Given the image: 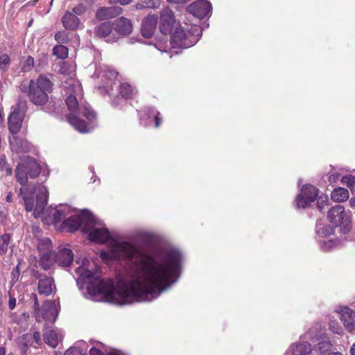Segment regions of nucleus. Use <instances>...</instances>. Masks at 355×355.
<instances>
[{"label": "nucleus", "instance_id": "52", "mask_svg": "<svg viewBox=\"0 0 355 355\" xmlns=\"http://www.w3.org/2000/svg\"><path fill=\"white\" fill-rule=\"evenodd\" d=\"M349 205L352 208H355V198H352L350 199Z\"/></svg>", "mask_w": 355, "mask_h": 355}, {"label": "nucleus", "instance_id": "29", "mask_svg": "<svg viewBox=\"0 0 355 355\" xmlns=\"http://www.w3.org/2000/svg\"><path fill=\"white\" fill-rule=\"evenodd\" d=\"M331 197L334 201L344 202L349 198V194L347 189L343 187H338L331 192Z\"/></svg>", "mask_w": 355, "mask_h": 355}, {"label": "nucleus", "instance_id": "1", "mask_svg": "<svg viewBox=\"0 0 355 355\" xmlns=\"http://www.w3.org/2000/svg\"><path fill=\"white\" fill-rule=\"evenodd\" d=\"M86 221L85 233L88 234L89 239L107 243L109 248L107 251L100 252L101 260L106 264L119 261L125 265L124 275L115 285L112 279L101 278L94 261L78 257L76 282L80 289L87 284V298L118 305L151 302L178 281L183 261L178 249L165 247L144 252L132 242L112 237L92 214Z\"/></svg>", "mask_w": 355, "mask_h": 355}, {"label": "nucleus", "instance_id": "25", "mask_svg": "<svg viewBox=\"0 0 355 355\" xmlns=\"http://www.w3.org/2000/svg\"><path fill=\"white\" fill-rule=\"evenodd\" d=\"M122 10V8L119 6L103 7L97 10L96 16L100 20H105L115 17L120 15Z\"/></svg>", "mask_w": 355, "mask_h": 355}, {"label": "nucleus", "instance_id": "61", "mask_svg": "<svg viewBox=\"0 0 355 355\" xmlns=\"http://www.w3.org/2000/svg\"><path fill=\"white\" fill-rule=\"evenodd\" d=\"M145 44H152L151 42H145Z\"/></svg>", "mask_w": 355, "mask_h": 355}, {"label": "nucleus", "instance_id": "27", "mask_svg": "<svg viewBox=\"0 0 355 355\" xmlns=\"http://www.w3.org/2000/svg\"><path fill=\"white\" fill-rule=\"evenodd\" d=\"M316 234L318 241L320 239H324L328 236L334 234V230L332 227L324 225L321 222H318L316 224Z\"/></svg>", "mask_w": 355, "mask_h": 355}, {"label": "nucleus", "instance_id": "16", "mask_svg": "<svg viewBox=\"0 0 355 355\" xmlns=\"http://www.w3.org/2000/svg\"><path fill=\"white\" fill-rule=\"evenodd\" d=\"M302 336L313 343L328 339L325 327L320 322L313 324Z\"/></svg>", "mask_w": 355, "mask_h": 355}, {"label": "nucleus", "instance_id": "57", "mask_svg": "<svg viewBox=\"0 0 355 355\" xmlns=\"http://www.w3.org/2000/svg\"><path fill=\"white\" fill-rule=\"evenodd\" d=\"M6 352L3 347H0V355H5Z\"/></svg>", "mask_w": 355, "mask_h": 355}, {"label": "nucleus", "instance_id": "21", "mask_svg": "<svg viewBox=\"0 0 355 355\" xmlns=\"http://www.w3.org/2000/svg\"><path fill=\"white\" fill-rule=\"evenodd\" d=\"M114 31L120 35H127L132 31V21L125 17H121L115 19L113 22Z\"/></svg>", "mask_w": 355, "mask_h": 355}, {"label": "nucleus", "instance_id": "36", "mask_svg": "<svg viewBox=\"0 0 355 355\" xmlns=\"http://www.w3.org/2000/svg\"><path fill=\"white\" fill-rule=\"evenodd\" d=\"M0 170L7 175L12 174V168L7 164L5 155H2L0 158Z\"/></svg>", "mask_w": 355, "mask_h": 355}, {"label": "nucleus", "instance_id": "56", "mask_svg": "<svg viewBox=\"0 0 355 355\" xmlns=\"http://www.w3.org/2000/svg\"><path fill=\"white\" fill-rule=\"evenodd\" d=\"M329 355H343L341 352H330Z\"/></svg>", "mask_w": 355, "mask_h": 355}, {"label": "nucleus", "instance_id": "37", "mask_svg": "<svg viewBox=\"0 0 355 355\" xmlns=\"http://www.w3.org/2000/svg\"><path fill=\"white\" fill-rule=\"evenodd\" d=\"M9 301H8V306L9 309L12 310L15 309L16 306V300H17V294L15 293V289H12L9 291ZM21 295L17 296V298L19 299Z\"/></svg>", "mask_w": 355, "mask_h": 355}, {"label": "nucleus", "instance_id": "60", "mask_svg": "<svg viewBox=\"0 0 355 355\" xmlns=\"http://www.w3.org/2000/svg\"><path fill=\"white\" fill-rule=\"evenodd\" d=\"M74 37H75V38H76L77 40H78V35H76H76H74Z\"/></svg>", "mask_w": 355, "mask_h": 355}, {"label": "nucleus", "instance_id": "63", "mask_svg": "<svg viewBox=\"0 0 355 355\" xmlns=\"http://www.w3.org/2000/svg\"><path fill=\"white\" fill-rule=\"evenodd\" d=\"M53 0H51V2L53 1Z\"/></svg>", "mask_w": 355, "mask_h": 355}, {"label": "nucleus", "instance_id": "2", "mask_svg": "<svg viewBox=\"0 0 355 355\" xmlns=\"http://www.w3.org/2000/svg\"><path fill=\"white\" fill-rule=\"evenodd\" d=\"M40 173V167L36 160L26 155L21 157L15 169L17 181L23 186L20 189L19 195L23 198L25 209L27 211H33L35 218L44 214L49 192L42 184L33 187L26 184L28 178L34 179Z\"/></svg>", "mask_w": 355, "mask_h": 355}, {"label": "nucleus", "instance_id": "43", "mask_svg": "<svg viewBox=\"0 0 355 355\" xmlns=\"http://www.w3.org/2000/svg\"><path fill=\"white\" fill-rule=\"evenodd\" d=\"M146 8H157L160 6V0L145 1Z\"/></svg>", "mask_w": 355, "mask_h": 355}, {"label": "nucleus", "instance_id": "59", "mask_svg": "<svg viewBox=\"0 0 355 355\" xmlns=\"http://www.w3.org/2000/svg\"><path fill=\"white\" fill-rule=\"evenodd\" d=\"M70 67H71V71L73 72L74 71V67L73 65L71 64L70 65Z\"/></svg>", "mask_w": 355, "mask_h": 355}, {"label": "nucleus", "instance_id": "47", "mask_svg": "<svg viewBox=\"0 0 355 355\" xmlns=\"http://www.w3.org/2000/svg\"><path fill=\"white\" fill-rule=\"evenodd\" d=\"M146 2L145 1L141 2V3H137L135 5V8L137 10H142V9H144V8H146Z\"/></svg>", "mask_w": 355, "mask_h": 355}, {"label": "nucleus", "instance_id": "15", "mask_svg": "<svg viewBox=\"0 0 355 355\" xmlns=\"http://www.w3.org/2000/svg\"><path fill=\"white\" fill-rule=\"evenodd\" d=\"M309 341L308 339H305L303 336H301L300 340L292 343L284 355H306L310 354L313 351V347Z\"/></svg>", "mask_w": 355, "mask_h": 355}, {"label": "nucleus", "instance_id": "13", "mask_svg": "<svg viewBox=\"0 0 355 355\" xmlns=\"http://www.w3.org/2000/svg\"><path fill=\"white\" fill-rule=\"evenodd\" d=\"M73 259V254L69 248H63L59 250L58 252L55 254L52 253L49 259V263L46 265L50 266L53 263H57L58 265L63 267L69 266Z\"/></svg>", "mask_w": 355, "mask_h": 355}, {"label": "nucleus", "instance_id": "24", "mask_svg": "<svg viewBox=\"0 0 355 355\" xmlns=\"http://www.w3.org/2000/svg\"><path fill=\"white\" fill-rule=\"evenodd\" d=\"M62 332L59 329H46L44 334V340L50 347L55 348L62 338Z\"/></svg>", "mask_w": 355, "mask_h": 355}, {"label": "nucleus", "instance_id": "28", "mask_svg": "<svg viewBox=\"0 0 355 355\" xmlns=\"http://www.w3.org/2000/svg\"><path fill=\"white\" fill-rule=\"evenodd\" d=\"M328 339L321 340L313 348L314 355H329L331 349L332 345Z\"/></svg>", "mask_w": 355, "mask_h": 355}, {"label": "nucleus", "instance_id": "12", "mask_svg": "<svg viewBox=\"0 0 355 355\" xmlns=\"http://www.w3.org/2000/svg\"><path fill=\"white\" fill-rule=\"evenodd\" d=\"M175 23L173 12L168 8H164L159 14V28L161 33L165 35L172 32Z\"/></svg>", "mask_w": 355, "mask_h": 355}, {"label": "nucleus", "instance_id": "39", "mask_svg": "<svg viewBox=\"0 0 355 355\" xmlns=\"http://www.w3.org/2000/svg\"><path fill=\"white\" fill-rule=\"evenodd\" d=\"M86 10H87V8H86L85 5H84L83 3H79L77 6H76L75 7H73L71 11L73 12L76 16L78 17V16H81L83 14H85Z\"/></svg>", "mask_w": 355, "mask_h": 355}, {"label": "nucleus", "instance_id": "14", "mask_svg": "<svg viewBox=\"0 0 355 355\" xmlns=\"http://www.w3.org/2000/svg\"><path fill=\"white\" fill-rule=\"evenodd\" d=\"M112 22L107 21L96 26L94 33L96 36L104 38L108 43H113L118 40L119 36L112 31L114 29Z\"/></svg>", "mask_w": 355, "mask_h": 355}, {"label": "nucleus", "instance_id": "22", "mask_svg": "<svg viewBox=\"0 0 355 355\" xmlns=\"http://www.w3.org/2000/svg\"><path fill=\"white\" fill-rule=\"evenodd\" d=\"M38 292L40 295H49L55 289L53 279L46 275H40L38 282Z\"/></svg>", "mask_w": 355, "mask_h": 355}, {"label": "nucleus", "instance_id": "6", "mask_svg": "<svg viewBox=\"0 0 355 355\" xmlns=\"http://www.w3.org/2000/svg\"><path fill=\"white\" fill-rule=\"evenodd\" d=\"M53 84L45 76L40 75L36 80H31L28 85V95L30 101L36 105H43L49 101V95Z\"/></svg>", "mask_w": 355, "mask_h": 355}, {"label": "nucleus", "instance_id": "18", "mask_svg": "<svg viewBox=\"0 0 355 355\" xmlns=\"http://www.w3.org/2000/svg\"><path fill=\"white\" fill-rule=\"evenodd\" d=\"M141 123L146 126L153 125L157 128L162 122L160 113L153 107H148L144 110V114L141 117Z\"/></svg>", "mask_w": 355, "mask_h": 355}, {"label": "nucleus", "instance_id": "33", "mask_svg": "<svg viewBox=\"0 0 355 355\" xmlns=\"http://www.w3.org/2000/svg\"><path fill=\"white\" fill-rule=\"evenodd\" d=\"M119 87V93L123 98H128L132 96L133 93V89L128 83H121L120 84Z\"/></svg>", "mask_w": 355, "mask_h": 355}, {"label": "nucleus", "instance_id": "41", "mask_svg": "<svg viewBox=\"0 0 355 355\" xmlns=\"http://www.w3.org/2000/svg\"><path fill=\"white\" fill-rule=\"evenodd\" d=\"M10 62V60L7 54H2L0 55V68L1 69L6 70Z\"/></svg>", "mask_w": 355, "mask_h": 355}, {"label": "nucleus", "instance_id": "48", "mask_svg": "<svg viewBox=\"0 0 355 355\" xmlns=\"http://www.w3.org/2000/svg\"><path fill=\"white\" fill-rule=\"evenodd\" d=\"M133 0H119V4L121 6H127L130 4Z\"/></svg>", "mask_w": 355, "mask_h": 355}, {"label": "nucleus", "instance_id": "23", "mask_svg": "<svg viewBox=\"0 0 355 355\" xmlns=\"http://www.w3.org/2000/svg\"><path fill=\"white\" fill-rule=\"evenodd\" d=\"M10 148L12 152L17 153H26L31 149L30 144L26 141L19 138L16 134L12 135L9 138Z\"/></svg>", "mask_w": 355, "mask_h": 355}, {"label": "nucleus", "instance_id": "54", "mask_svg": "<svg viewBox=\"0 0 355 355\" xmlns=\"http://www.w3.org/2000/svg\"><path fill=\"white\" fill-rule=\"evenodd\" d=\"M67 64V62H64V63H63V65L62 66V67H61V69H60V71H61V73H66V70L64 69V67H65V66H66Z\"/></svg>", "mask_w": 355, "mask_h": 355}, {"label": "nucleus", "instance_id": "45", "mask_svg": "<svg viewBox=\"0 0 355 355\" xmlns=\"http://www.w3.org/2000/svg\"><path fill=\"white\" fill-rule=\"evenodd\" d=\"M89 355H103V352L100 349L94 347L90 349Z\"/></svg>", "mask_w": 355, "mask_h": 355}, {"label": "nucleus", "instance_id": "51", "mask_svg": "<svg viewBox=\"0 0 355 355\" xmlns=\"http://www.w3.org/2000/svg\"><path fill=\"white\" fill-rule=\"evenodd\" d=\"M12 193H10H10H8V195H7V196H6V200H7V202H12Z\"/></svg>", "mask_w": 355, "mask_h": 355}, {"label": "nucleus", "instance_id": "20", "mask_svg": "<svg viewBox=\"0 0 355 355\" xmlns=\"http://www.w3.org/2000/svg\"><path fill=\"white\" fill-rule=\"evenodd\" d=\"M157 24V18L155 15L147 16L141 23V33L144 37L150 38L154 34Z\"/></svg>", "mask_w": 355, "mask_h": 355}, {"label": "nucleus", "instance_id": "44", "mask_svg": "<svg viewBox=\"0 0 355 355\" xmlns=\"http://www.w3.org/2000/svg\"><path fill=\"white\" fill-rule=\"evenodd\" d=\"M45 111L48 113H53L56 112V103L51 101L49 105L44 108Z\"/></svg>", "mask_w": 355, "mask_h": 355}, {"label": "nucleus", "instance_id": "49", "mask_svg": "<svg viewBox=\"0 0 355 355\" xmlns=\"http://www.w3.org/2000/svg\"><path fill=\"white\" fill-rule=\"evenodd\" d=\"M15 269H16V270H17L18 267L17 266L15 268ZM12 275L13 276L12 281L14 282V281H15V279L18 278V271H16V273H15V270H12Z\"/></svg>", "mask_w": 355, "mask_h": 355}, {"label": "nucleus", "instance_id": "40", "mask_svg": "<svg viewBox=\"0 0 355 355\" xmlns=\"http://www.w3.org/2000/svg\"><path fill=\"white\" fill-rule=\"evenodd\" d=\"M33 64H34V59L32 57L28 56L24 61L22 67H21V70L24 72L29 71L32 69Z\"/></svg>", "mask_w": 355, "mask_h": 355}, {"label": "nucleus", "instance_id": "30", "mask_svg": "<svg viewBox=\"0 0 355 355\" xmlns=\"http://www.w3.org/2000/svg\"><path fill=\"white\" fill-rule=\"evenodd\" d=\"M318 242L320 244V249L324 252L330 251L340 244V241L334 239H320Z\"/></svg>", "mask_w": 355, "mask_h": 355}, {"label": "nucleus", "instance_id": "10", "mask_svg": "<svg viewBox=\"0 0 355 355\" xmlns=\"http://www.w3.org/2000/svg\"><path fill=\"white\" fill-rule=\"evenodd\" d=\"M98 71L94 73L97 78H100L102 80V85L98 87V89L101 93L107 94L110 96L112 94L114 85H116V80L118 73L113 69L107 66H104L99 74Z\"/></svg>", "mask_w": 355, "mask_h": 355}, {"label": "nucleus", "instance_id": "62", "mask_svg": "<svg viewBox=\"0 0 355 355\" xmlns=\"http://www.w3.org/2000/svg\"><path fill=\"white\" fill-rule=\"evenodd\" d=\"M8 355H14V354H8Z\"/></svg>", "mask_w": 355, "mask_h": 355}, {"label": "nucleus", "instance_id": "46", "mask_svg": "<svg viewBox=\"0 0 355 355\" xmlns=\"http://www.w3.org/2000/svg\"><path fill=\"white\" fill-rule=\"evenodd\" d=\"M33 339L35 340V343L38 345L41 343V338H40V332H35L33 334Z\"/></svg>", "mask_w": 355, "mask_h": 355}, {"label": "nucleus", "instance_id": "11", "mask_svg": "<svg viewBox=\"0 0 355 355\" xmlns=\"http://www.w3.org/2000/svg\"><path fill=\"white\" fill-rule=\"evenodd\" d=\"M318 195V190L311 184H305L297 196L295 206L297 209H305L314 202Z\"/></svg>", "mask_w": 355, "mask_h": 355}, {"label": "nucleus", "instance_id": "31", "mask_svg": "<svg viewBox=\"0 0 355 355\" xmlns=\"http://www.w3.org/2000/svg\"><path fill=\"white\" fill-rule=\"evenodd\" d=\"M53 51V54L60 59H65L68 56V49L61 44L55 46Z\"/></svg>", "mask_w": 355, "mask_h": 355}, {"label": "nucleus", "instance_id": "50", "mask_svg": "<svg viewBox=\"0 0 355 355\" xmlns=\"http://www.w3.org/2000/svg\"><path fill=\"white\" fill-rule=\"evenodd\" d=\"M350 355H355V343H354L349 349Z\"/></svg>", "mask_w": 355, "mask_h": 355}, {"label": "nucleus", "instance_id": "58", "mask_svg": "<svg viewBox=\"0 0 355 355\" xmlns=\"http://www.w3.org/2000/svg\"><path fill=\"white\" fill-rule=\"evenodd\" d=\"M109 2L111 4L119 3V0H110Z\"/></svg>", "mask_w": 355, "mask_h": 355}, {"label": "nucleus", "instance_id": "17", "mask_svg": "<svg viewBox=\"0 0 355 355\" xmlns=\"http://www.w3.org/2000/svg\"><path fill=\"white\" fill-rule=\"evenodd\" d=\"M211 8V4L209 2L200 0L190 4L188 11L193 16L202 19L210 15Z\"/></svg>", "mask_w": 355, "mask_h": 355}, {"label": "nucleus", "instance_id": "5", "mask_svg": "<svg viewBox=\"0 0 355 355\" xmlns=\"http://www.w3.org/2000/svg\"><path fill=\"white\" fill-rule=\"evenodd\" d=\"M49 215L52 216L51 222L52 223H57L63 218L68 216L61 225V230L69 232L76 231L79 227L82 228L83 232H85L87 223L86 220L90 218L92 214L89 211L78 212V211L72 209L67 205H60L55 209H51L49 211Z\"/></svg>", "mask_w": 355, "mask_h": 355}, {"label": "nucleus", "instance_id": "8", "mask_svg": "<svg viewBox=\"0 0 355 355\" xmlns=\"http://www.w3.org/2000/svg\"><path fill=\"white\" fill-rule=\"evenodd\" d=\"M26 112V102L19 101L12 107V111L8 117V129L12 135L17 134L21 128L24 115Z\"/></svg>", "mask_w": 355, "mask_h": 355}, {"label": "nucleus", "instance_id": "3", "mask_svg": "<svg viewBox=\"0 0 355 355\" xmlns=\"http://www.w3.org/2000/svg\"><path fill=\"white\" fill-rule=\"evenodd\" d=\"M65 87L67 94H69L65 100L69 110L67 116L68 122L81 133L91 132L96 126V115L88 104L81 100L78 101V98H80L83 94L81 85L78 82L71 80Z\"/></svg>", "mask_w": 355, "mask_h": 355}, {"label": "nucleus", "instance_id": "19", "mask_svg": "<svg viewBox=\"0 0 355 355\" xmlns=\"http://www.w3.org/2000/svg\"><path fill=\"white\" fill-rule=\"evenodd\" d=\"M61 21L63 26L68 30L76 31L83 27L80 19L70 10L64 12Z\"/></svg>", "mask_w": 355, "mask_h": 355}, {"label": "nucleus", "instance_id": "53", "mask_svg": "<svg viewBox=\"0 0 355 355\" xmlns=\"http://www.w3.org/2000/svg\"><path fill=\"white\" fill-rule=\"evenodd\" d=\"M107 355H123L118 351H112L109 352Z\"/></svg>", "mask_w": 355, "mask_h": 355}, {"label": "nucleus", "instance_id": "55", "mask_svg": "<svg viewBox=\"0 0 355 355\" xmlns=\"http://www.w3.org/2000/svg\"><path fill=\"white\" fill-rule=\"evenodd\" d=\"M135 42H142L140 40H135L134 38H130L129 39V43L130 44H134Z\"/></svg>", "mask_w": 355, "mask_h": 355}, {"label": "nucleus", "instance_id": "9", "mask_svg": "<svg viewBox=\"0 0 355 355\" xmlns=\"http://www.w3.org/2000/svg\"><path fill=\"white\" fill-rule=\"evenodd\" d=\"M329 221L335 227L343 226L344 229L349 230L351 223V214L345 211L342 205L331 207L327 214Z\"/></svg>", "mask_w": 355, "mask_h": 355}, {"label": "nucleus", "instance_id": "4", "mask_svg": "<svg viewBox=\"0 0 355 355\" xmlns=\"http://www.w3.org/2000/svg\"><path fill=\"white\" fill-rule=\"evenodd\" d=\"M170 42L167 35L154 44V46L161 52H168L171 49H187L195 45L202 35V30L198 26H192L187 33L182 27H176L174 32L171 33Z\"/></svg>", "mask_w": 355, "mask_h": 355}, {"label": "nucleus", "instance_id": "7", "mask_svg": "<svg viewBox=\"0 0 355 355\" xmlns=\"http://www.w3.org/2000/svg\"><path fill=\"white\" fill-rule=\"evenodd\" d=\"M33 299L36 320L39 322L44 321L46 324L55 322L59 313V302L56 300L46 301L40 310L38 300L35 294H33Z\"/></svg>", "mask_w": 355, "mask_h": 355}, {"label": "nucleus", "instance_id": "26", "mask_svg": "<svg viewBox=\"0 0 355 355\" xmlns=\"http://www.w3.org/2000/svg\"><path fill=\"white\" fill-rule=\"evenodd\" d=\"M51 241L49 238H44L38 241L37 249L42 254V261L43 263L49 261L53 252H51Z\"/></svg>", "mask_w": 355, "mask_h": 355}, {"label": "nucleus", "instance_id": "34", "mask_svg": "<svg viewBox=\"0 0 355 355\" xmlns=\"http://www.w3.org/2000/svg\"><path fill=\"white\" fill-rule=\"evenodd\" d=\"M10 240V236L8 234H4L0 237V255H4L8 251V243Z\"/></svg>", "mask_w": 355, "mask_h": 355}, {"label": "nucleus", "instance_id": "38", "mask_svg": "<svg viewBox=\"0 0 355 355\" xmlns=\"http://www.w3.org/2000/svg\"><path fill=\"white\" fill-rule=\"evenodd\" d=\"M341 182L349 188H352L355 185V177L351 175L343 176L341 178Z\"/></svg>", "mask_w": 355, "mask_h": 355}, {"label": "nucleus", "instance_id": "42", "mask_svg": "<svg viewBox=\"0 0 355 355\" xmlns=\"http://www.w3.org/2000/svg\"><path fill=\"white\" fill-rule=\"evenodd\" d=\"M64 355H86L85 353L78 347H71L66 351Z\"/></svg>", "mask_w": 355, "mask_h": 355}, {"label": "nucleus", "instance_id": "32", "mask_svg": "<svg viewBox=\"0 0 355 355\" xmlns=\"http://www.w3.org/2000/svg\"><path fill=\"white\" fill-rule=\"evenodd\" d=\"M329 329L334 334L338 335L343 334V329L339 322L334 318H329Z\"/></svg>", "mask_w": 355, "mask_h": 355}, {"label": "nucleus", "instance_id": "35", "mask_svg": "<svg viewBox=\"0 0 355 355\" xmlns=\"http://www.w3.org/2000/svg\"><path fill=\"white\" fill-rule=\"evenodd\" d=\"M55 40L59 44H66L69 40V34L65 31H59L55 35Z\"/></svg>", "mask_w": 355, "mask_h": 355}]
</instances>
